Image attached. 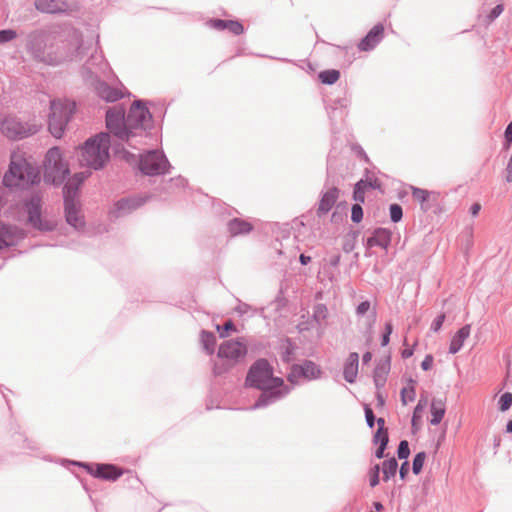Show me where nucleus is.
<instances>
[{"label": "nucleus", "mask_w": 512, "mask_h": 512, "mask_svg": "<svg viewBox=\"0 0 512 512\" xmlns=\"http://www.w3.org/2000/svg\"><path fill=\"white\" fill-rule=\"evenodd\" d=\"M445 318H446V316H445V314H444V313H442V314L438 315V316L433 320V322H432V324H431V329H432L434 332H438V331L441 329V327H442V325H443V323H444V321H445Z\"/></svg>", "instance_id": "c03bdc74"}, {"label": "nucleus", "mask_w": 512, "mask_h": 512, "mask_svg": "<svg viewBox=\"0 0 512 512\" xmlns=\"http://www.w3.org/2000/svg\"><path fill=\"white\" fill-rule=\"evenodd\" d=\"M26 210L28 214L29 223L40 230H51L54 227V222L45 220L41 214V204L38 197H33L27 204Z\"/></svg>", "instance_id": "f8f14e48"}, {"label": "nucleus", "mask_w": 512, "mask_h": 512, "mask_svg": "<svg viewBox=\"0 0 512 512\" xmlns=\"http://www.w3.org/2000/svg\"><path fill=\"white\" fill-rule=\"evenodd\" d=\"M397 467L398 464L395 458L384 461L382 465L383 479L387 481L395 476Z\"/></svg>", "instance_id": "2f4dec72"}, {"label": "nucleus", "mask_w": 512, "mask_h": 512, "mask_svg": "<svg viewBox=\"0 0 512 512\" xmlns=\"http://www.w3.org/2000/svg\"><path fill=\"white\" fill-rule=\"evenodd\" d=\"M358 366H359V355L356 352H352L347 357L344 364V378L347 382L353 383L358 374Z\"/></svg>", "instance_id": "4be33fe9"}, {"label": "nucleus", "mask_w": 512, "mask_h": 512, "mask_svg": "<svg viewBox=\"0 0 512 512\" xmlns=\"http://www.w3.org/2000/svg\"><path fill=\"white\" fill-rule=\"evenodd\" d=\"M388 371V363H382L377 365V367L374 370V382L377 387H382L385 384Z\"/></svg>", "instance_id": "c85d7f7f"}, {"label": "nucleus", "mask_w": 512, "mask_h": 512, "mask_svg": "<svg viewBox=\"0 0 512 512\" xmlns=\"http://www.w3.org/2000/svg\"><path fill=\"white\" fill-rule=\"evenodd\" d=\"M385 330H386L385 333L390 335L392 333V324L391 323H387L385 325Z\"/></svg>", "instance_id": "0e129e2a"}, {"label": "nucleus", "mask_w": 512, "mask_h": 512, "mask_svg": "<svg viewBox=\"0 0 512 512\" xmlns=\"http://www.w3.org/2000/svg\"><path fill=\"white\" fill-rule=\"evenodd\" d=\"M329 317L328 308L323 304H318L313 310V319L321 328V334L327 325V319Z\"/></svg>", "instance_id": "a878e982"}, {"label": "nucleus", "mask_w": 512, "mask_h": 512, "mask_svg": "<svg viewBox=\"0 0 512 512\" xmlns=\"http://www.w3.org/2000/svg\"><path fill=\"white\" fill-rule=\"evenodd\" d=\"M431 420L432 425H438L445 414V404L441 400H433L431 403Z\"/></svg>", "instance_id": "bb28decb"}, {"label": "nucleus", "mask_w": 512, "mask_h": 512, "mask_svg": "<svg viewBox=\"0 0 512 512\" xmlns=\"http://www.w3.org/2000/svg\"><path fill=\"white\" fill-rule=\"evenodd\" d=\"M207 24L213 29L228 30L234 35H241L244 32V26L237 20L210 19Z\"/></svg>", "instance_id": "a211bd4d"}, {"label": "nucleus", "mask_w": 512, "mask_h": 512, "mask_svg": "<svg viewBox=\"0 0 512 512\" xmlns=\"http://www.w3.org/2000/svg\"><path fill=\"white\" fill-rule=\"evenodd\" d=\"M81 45V37L78 32L73 31L69 36L61 41L58 47V53L49 59L50 64H57L66 59L72 58L78 53Z\"/></svg>", "instance_id": "9b49d317"}, {"label": "nucleus", "mask_w": 512, "mask_h": 512, "mask_svg": "<svg viewBox=\"0 0 512 512\" xmlns=\"http://www.w3.org/2000/svg\"><path fill=\"white\" fill-rule=\"evenodd\" d=\"M246 354V344L240 339L224 341L218 349V357L231 366L244 358Z\"/></svg>", "instance_id": "1a4fd4ad"}, {"label": "nucleus", "mask_w": 512, "mask_h": 512, "mask_svg": "<svg viewBox=\"0 0 512 512\" xmlns=\"http://www.w3.org/2000/svg\"><path fill=\"white\" fill-rule=\"evenodd\" d=\"M391 233L387 230H378L375 235L368 239V245L370 247L378 245L386 248L390 242Z\"/></svg>", "instance_id": "cd10ccee"}, {"label": "nucleus", "mask_w": 512, "mask_h": 512, "mask_svg": "<svg viewBox=\"0 0 512 512\" xmlns=\"http://www.w3.org/2000/svg\"><path fill=\"white\" fill-rule=\"evenodd\" d=\"M106 125L111 133L122 140L130 138V132L127 130L124 112L120 108H112L107 111Z\"/></svg>", "instance_id": "9d476101"}, {"label": "nucleus", "mask_w": 512, "mask_h": 512, "mask_svg": "<svg viewBox=\"0 0 512 512\" xmlns=\"http://www.w3.org/2000/svg\"><path fill=\"white\" fill-rule=\"evenodd\" d=\"M431 195H432V193L425 189H420V188H415V187L412 188V196H413L414 200H416L417 202H419L421 204L428 201L430 199Z\"/></svg>", "instance_id": "72a5a7b5"}, {"label": "nucleus", "mask_w": 512, "mask_h": 512, "mask_svg": "<svg viewBox=\"0 0 512 512\" xmlns=\"http://www.w3.org/2000/svg\"><path fill=\"white\" fill-rule=\"evenodd\" d=\"M415 396V382L410 380L408 385L405 386L401 391V401L403 405H406L408 402H412L415 399Z\"/></svg>", "instance_id": "473e14b6"}, {"label": "nucleus", "mask_w": 512, "mask_h": 512, "mask_svg": "<svg viewBox=\"0 0 512 512\" xmlns=\"http://www.w3.org/2000/svg\"><path fill=\"white\" fill-rule=\"evenodd\" d=\"M365 416L367 424L372 428L374 426L375 417L372 409L368 405L365 406Z\"/></svg>", "instance_id": "a18cd8bd"}, {"label": "nucleus", "mask_w": 512, "mask_h": 512, "mask_svg": "<svg viewBox=\"0 0 512 512\" xmlns=\"http://www.w3.org/2000/svg\"><path fill=\"white\" fill-rule=\"evenodd\" d=\"M377 398H378V402L380 405H383L384 404V400L382 398V396L380 394L377 395Z\"/></svg>", "instance_id": "774afa93"}, {"label": "nucleus", "mask_w": 512, "mask_h": 512, "mask_svg": "<svg viewBox=\"0 0 512 512\" xmlns=\"http://www.w3.org/2000/svg\"><path fill=\"white\" fill-rule=\"evenodd\" d=\"M35 7L44 13H64L72 10L67 0H36Z\"/></svg>", "instance_id": "4468645a"}, {"label": "nucleus", "mask_w": 512, "mask_h": 512, "mask_svg": "<svg viewBox=\"0 0 512 512\" xmlns=\"http://www.w3.org/2000/svg\"><path fill=\"white\" fill-rule=\"evenodd\" d=\"M389 337H390V335H389V334H386V333H385V334L383 335V337H382V342H381L382 346H386V345H388V343H389Z\"/></svg>", "instance_id": "680f3d73"}, {"label": "nucleus", "mask_w": 512, "mask_h": 512, "mask_svg": "<svg viewBox=\"0 0 512 512\" xmlns=\"http://www.w3.org/2000/svg\"><path fill=\"white\" fill-rule=\"evenodd\" d=\"M299 260H300L302 265H306V264H308L310 262L311 258L309 256L301 254L300 257H299Z\"/></svg>", "instance_id": "052dcab7"}, {"label": "nucleus", "mask_w": 512, "mask_h": 512, "mask_svg": "<svg viewBox=\"0 0 512 512\" xmlns=\"http://www.w3.org/2000/svg\"><path fill=\"white\" fill-rule=\"evenodd\" d=\"M498 403L500 411L504 412L508 410L512 405V393L506 392L502 394Z\"/></svg>", "instance_id": "f704fd0d"}, {"label": "nucleus", "mask_w": 512, "mask_h": 512, "mask_svg": "<svg viewBox=\"0 0 512 512\" xmlns=\"http://www.w3.org/2000/svg\"><path fill=\"white\" fill-rule=\"evenodd\" d=\"M89 176V173H76L64 187L65 215L69 225L76 229L84 227L85 221L77 200L78 186Z\"/></svg>", "instance_id": "7ed1b4c3"}, {"label": "nucleus", "mask_w": 512, "mask_h": 512, "mask_svg": "<svg viewBox=\"0 0 512 512\" xmlns=\"http://www.w3.org/2000/svg\"><path fill=\"white\" fill-rule=\"evenodd\" d=\"M374 188L376 185H374L372 182H368L365 180H360L356 185L354 189V199L358 202H364V194L365 191L368 188Z\"/></svg>", "instance_id": "c756f323"}, {"label": "nucleus", "mask_w": 512, "mask_h": 512, "mask_svg": "<svg viewBox=\"0 0 512 512\" xmlns=\"http://www.w3.org/2000/svg\"><path fill=\"white\" fill-rule=\"evenodd\" d=\"M385 438V441H386V444L388 443V432L387 431H377L375 436H374V440L376 443H380V445H382V442Z\"/></svg>", "instance_id": "49530a36"}, {"label": "nucleus", "mask_w": 512, "mask_h": 512, "mask_svg": "<svg viewBox=\"0 0 512 512\" xmlns=\"http://www.w3.org/2000/svg\"><path fill=\"white\" fill-rule=\"evenodd\" d=\"M408 471H409V463L406 461L401 465V468H400V476L402 479L405 478Z\"/></svg>", "instance_id": "6e6d98bb"}, {"label": "nucleus", "mask_w": 512, "mask_h": 512, "mask_svg": "<svg viewBox=\"0 0 512 512\" xmlns=\"http://www.w3.org/2000/svg\"><path fill=\"white\" fill-rule=\"evenodd\" d=\"M471 326L469 324L460 328L456 334L452 337L449 352L451 354L457 353L463 346L466 339L470 336Z\"/></svg>", "instance_id": "5701e85b"}, {"label": "nucleus", "mask_w": 512, "mask_h": 512, "mask_svg": "<svg viewBox=\"0 0 512 512\" xmlns=\"http://www.w3.org/2000/svg\"><path fill=\"white\" fill-rule=\"evenodd\" d=\"M109 135L100 133L89 138L79 148L78 160L80 165L91 169H100L109 159Z\"/></svg>", "instance_id": "f03ea898"}, {"label": "nucleus", "mask_w": 512, "mask_h": 512, "mask_svg": "<svg viewBox=\"0 0 512 512\" xmlns=\"http://www.w3.org/2000/svg\"><path fill=\"white\" fill-rule=\"evenodd\" d=\"M372 358V354L370 352H366L364 355H363V362L364 363H367L371 360Z\"/></svg>", "instance_id": "e2e57ef3"}, {"label": "nucleus", "mask_w": 512, "mask_h": 512, "mask_svg": "<svg viewBox=\"0 0 512 512\" xmlns=\"http://www.w3.org/2000/svg\"><path fill=\"white\" fill-rule=\"evenodd\" d=\"M379 471L380 467L378 464H376L371 470H370V486L375 487L379 484Z\"/></svg>", "instance_id": "37998d69"}, {"label": "nucleus", "mask_w": 512, "mask_h": 512, "mask_svg": "<svg viewBox=\"0 0 512 512\" xmlns=\"http://www.w3.org/2000/svg\"><path fill=\"white\" fill-rule=\"evenodd\" d=\"M296 375H303L307 379H314L319 377L320 369L315 363L311 361H306L302 365H297L293 367L292 373L289 376V380L293 381L292 378Z\"/></svg>", "instance_id": "412c9836"}, {"label": "nucleus", "mask_w": 512, "mask_h": 512, "mask_svg": "<svg viewBox=\"0 0 512 512\" xmlns=\"http://www.w3.org/2000/svg\"><path fill=\"white\" fill-rule=\"evenodd\" d=\"M505 139L507 142V146H510L512 143V122H510L505 130Z\"/></svg>", "instance_id": "3c124183"}, {"label": "nucleus", "mask_w": 512, "mask_h": 512, "mask_svg": "<svg viewBox=\"0 0 512 512\" xmlns=\"http://www.w3.org/2000/svg\"><path fill=\"white\" fill-rule=\"evenodd\" d=\"M75 111V103L69 100H52L48 115V130L55 138L63 136L66 126Z\"/></svg>", "instance_id": "423d86ee"}, {"label": "nucleus", "mask_w": 512, "mask_h": 512, "mask_svg": "<svg viewBox=\"0 0 512 512\" xmlns=\"http://www.w3.org/2000/svg\"><path fill=\"white\" fill-rule=\"evenodd\" d=\"M228 229L231 235L236 236L240 234H247L252 231L253 226L251 223L242 219H233L228 223Z\"/></svg>", "instance_id": "393cba45"}, {"label": "nucleus", "mask_w": 512, "mask_h": 512, "mask_svg": "<svg viewBox=\"0 0 512 512\" xmlns=\"http://www.w3.org/2000/svg\"><path fill=\"white\" fill-rule=\"evenodd\" d=\"M16 36H17L16 31H14L12 29L1 30L0 31V43L9 42V41L15 39Z\"/></svg>", "instance_id": "ea45409f"}, {"label": "nucleus", "mask_w": 512, "mask_h": 512, "mask_svg": "<svg viewBox=\"0 0 512 512\" xmlns=\"http://www.w3.org/2000/svg\"><path fill=\"white\" fill-rule=\"evenodd\" d=\"M363 217V210L359 204H355L352 206L351 218L355 223H359Z\"/></svg>", "instance_id": "a19ab883"}, {"label": "nucleus", "mask_w": 512, "mask_h": 512, "mask_svg": "<svg viewBox=\"0 0 512 512\" xmlns=\"http://www.w3.org/2000/svg\"><path fill=\"white\" fill-rule=\"evenodd\" d=\"M90 473L95 477L110 481L118 479L123 474L120 468L112 464H98Z\"/></svg>", "instance_id": "6ab92c4d"}, {"label": "nucleus", "mask_w": 512, "mask_h": 512, "mask_svg": "<svg viewBox=\"0 0 512 512\" xmlns=\"http://www.w3.org/2000/svg\"><path fill=\"white\" fill-rule=\"evenodd\" d=\"M44 179L52 184H61L69 174V165L64 160L61 149L50 148L44 159Z\"/></svg>", "instance_id": "0eeeda50"}, {"label": "nucleus", "mask_w": 512, "mask_h": 512, "mask_svg": "<svg viewBox=\"0 0 512 512\" xmlns=\"http://www.w3.org/2000/svg\"><path fill=\"white\" fill-rule=\"evenodd\" d=\"M96 92L99 97L107 102L117 101L124 96V90L122 88H112L104 82L97 84Z\"/></svg>", "instance_id": "aec40b11"}, {"label": "nucleus", "mask_w": 512, "mask_h": 512, "mask_svg": "<svg viewBox=\"0 0 512 512\" xmlns=\"http://www.w3.org/2000/svg\"><path fill=\"white\" fill-rule=\"evenodd\" d=\"M217 331L219 332V336L221 338H225L229 335V332H236L237 329L232 321H227L222 327L217 326Z\"/></svg>", "instance_id": "4c0bfd02"}, {"label": "nucleus", "mask_w": 512, "mask_h": 512, "mask_svg": "<svg viewBox=\"0 0 512 512\" xmlns=\"http://www.w3.org/2000/svg\"><path fill=\"white\" fill-rule=\"evenodd\" d=\"M318 77L323 84L332 85L339 80L340 72L335 69L325 70L320 72Z\"/></svg>", "instance_id": "7c9ffc66"}, {"label": "nucleus", "mask_w": 512, "mask_h": 512, "mask_svg": "<svg viewBox=\"0 0 512 512\" xmlns=\"http://www.w3.org/2000/svg\"><path fill=\"white\" fill-rule=\"evenodd\" d=\"M386 446H387L386 445V441L384 439L383 442H382V445H380L379 448L376 450L375 455H376L377 458H379V459L383 458L384 450H385Z\"/></svg>", "instance_id": "5fc2aeb1"}, {"label": "nucleus", "mask_w": 512, "mask_h": 512, "mask_svg": "<svg viewBox=\"0 0 512 512\" xmlns=\"http://www.w3.org/2000/svg\"><path fill=\"white\" fill-rule=\"evenodd\" d=\"M410 454L409 444L406 440H403L400 442L398 447V457L400 459H406L408 458Z\"/></svg>", "instance_id": "79ce46f5"}, {"label": "nucleus", "mask_w": 512, "mask_h": 512, "mask_svg": "<svg viewBox=\"0 0 512 512\" xmlns=\"http://www.w3.org/2000/svg\"><path fill=\"white\" fill-rule=\"evenodd\" d=\"M384 27L381 24L375 25L368 34L358 44L361 51H369L373 49L382 39Z\"/></svg>", "instance_id": "dca6fc26"}, {"label": "nucleus", "mask_w": 512, "mask_h": 512, "mask_svg": "<svg viewBox=\"0 0 512 512\" xmlns=\"http://www.w3.org/2000/svg\"><path fill=\"white\" fill-rule=\"evenodd\" d=\"M413 352H414V351H413V349H412V348L404 349V350L402 351V357H403V358H409V357H411V356L413 355Z\"/></svg>", "instance_id": "bf43d9fd"}, {"label": "nucleus", "mask_w": 512, "mask_h": 512, "mask_svg": "<svg viewBox=\"0 0 512 512\" xmlns=\"http://www.w3.org/2000/svg\"><path fill=\"white\" fill-rule=\"evenodd\" d=\"M507 431L512 433V421L507 423Z\"/></svg>", "instance_id": "338daca9"}, {"label": "nucleus", "mask_w": 512, "mask_h": 512, "mask_svg": "<svg viewBox=\"0 0 512 512\" xmlns=\"http://www.w3.org/2000/svg\"><path fill=\"white\" fill-rule=\"evenodd\" d=\"M245 384L266 391L281 387L284 381L282 378L273 375V368L267 360L259 359L249 368Z\"/></svg>", "instance_id": "39448f33"}, {"label": "nucleus", "mask_w": 512, "mask_h": 512, "mask_svg": "<svg viewBox=\"0 0 512 512\" xmlns=\"http://www.w3.org/2000/svg\"><path fill=\"white\" fill-rule=\"evenodd\" d=\"M269 398L265 394H262L257 402L254 404V408H259L268 404Z\"/></svg>", "instance_id": "603ef678"}, {"label": "nucleus", "mask_w": 512, "mask_h": 512, "mask_svg": "<svg viewBox=\"0 0 512 512\" xmlns=\"http://www.w3.org/2000/svg\"><path fill=\"white\" fill-rule=\"evenodd\" d=\"M37 174L27 161L25 153L14 149L10 155L9 168L4 174L3 184L8 188H25L34 183Z\"/></svg>", "instance_id": "f257e3e1"}, {"label": "nucleus", "mask_w": 512, "mask_h": 512, "mask_svg": "<svg viewBox=\"0 0 512 512\" xmlns=\"http://www.w3.org/2000/svg\"><path fill=\"white\" fill-rule=\"evenodd\" d=\"M338 194H339V191L337 188H332V189L328 190L323 195V197L319 203L318 212L325 214L328 211H330L338 199Z\"/></svg>", "instance_id": "b1692460"}, {"label": "nucleus", "mask_w": 512, "mask_h": 512, "mask_svg": "<svg viewBox=\"0 0 512 512\" xmlns=\"http://www.w3.org/2000/svg\"><path fill=\"white\" fill-rule=\"evenodd\" d=\"M374 507L377 511L383 510V505L380 502H374Z\"/></svg>", "instance_id": "69168bd1"}, {"label": "nucleus", "mask_w": 512, "mask_h": 512, "mask_svg": "<svg viewBox=\"0 0 512 512\" xmlns=\"http://www.w3.org/2000/svg\"><path fill=\"white\" fill-rule=\"evenodd\" d=\"M426 459V454L424 452H420L416 454L413 460V472L415 474H419L423 468V464Z\"/></svg>", "instance_id": "c9c22d12"}, {"label": "nucleus", "mask_w": 512, "mask_h": 512, "mask_svg": "<svg viewBox=\"0 0 512 512\" xmlns=\"http://www.w3.org/2000/svg\"><path fill=\"white\" fill-rule=\"evenodd\" d=\"M42 123L36 119L22 121L13 114H0V133L7 139L18 141L37 134Z\"/></svg>", "instance_id": "20e7f679"}, {"label": "nucleus", "mask_w": 512, "mask_h": 512, "mask_svg": "<svg viewBox=\"0 0 512 512\" xmlns=\"http://www.w3.org/2000/svg\"><path fill=\"white\" fill-rule=\"evenodd\" d=\"M502 12H503V6L502 5H497L491 11V14H490L491 19L497 18Z\"/></svg>", "instance_id": "864d4df0"}, {"label": "nucleus", "mask_w": 512, "mask_h": 512, "mask_svg": "<svg viewBox=\"0 0 512 512\" xmlns=\"http://www.w3.org/2000/svg\"><path fill=\"white\" fill-rule=\"evenodd\" d=\"M402 208L399 204H392L390 206V217L393 222H399L402 219Z\"/></svg>", "instance_id": "58836bf2"}, {"label": "nucleus", "mask_w": 512, "mask_h": 512, "mask_svg": "<svg viewBox=\"0 0 512 512\" xmlns=\"http://www.w3.org/2000/svg\"><path fill=\"white\" fill-rule=\"evenodd\" d=\"M202 341L206 350L211 354L214 351L215 337L212 333H203Z\"/></svg>", "instance_id": "e433bc0d"}, {"label": "nucleus", "mask_w": 512, "mask_h": 512, "mask_svg": "<svg viewBox=\"0 0 512 512\" xmlns=\"http://www.w3.org/2000/svg\"><path fill=\"white\" fill-rule=\"evenodd\" d=\"M377 424H378V430L377 431H387L385 429V420L383 418H378L377 420Z\"/></svg>", "instance_id": "13d9d810"}, {"label": "nucleus", "mask_w": 512, "mask_h": 512, "mask_svg": "<svg viewBox=\"0 0 512 512\" xmlns=\"http://www.w3.org/2000/svg\"><path fill=\"white\" fill-rule=\"evenodd\" d=\"M21 237L20 230L0 221V249L14 245Z\"/></svg>", "instance_id": "f3484780"}, {"label": "nucleus", "mask_w": 512, "mask_h": 512, "mask_svg": "<svg viewBox=\"0 0 512 512\" xmlns=\"http://www.w3.org/2000/svg\"><path fill=\"white\" fill-rule=\"evenodd\" d=\"M481 209V205L479 203H474L470 208V213L472 216H477Z\"/></svg>", "instance_id": "4d7b16f0"}, {"label": "nucleus", "mask_w": 512, "mask_h": 512, "mask_svg": "<svg viewBox=\"0 0 512 512\" xmlns=\"http://www.w3.org/2000/svg\"><path fill=\"white\" fill-rule=\"evenodd\" d=\"M167 168L165 157L158 152H149L142 157L140 161V169L147 175H157L164 173Z\"/></svg>", "instance_id": "ddd939ff"}, {"label": "nucleus", "mask_w": 512, "mask_h": 512, "mask_svg": "<svg viewBox=\"0 0 512 512\" xmlns=\"http://www.w3.org/2000/svg\"><path fill=\"white\" fill-rule=\"evenodd\" d=\"M152 116L149 110L141 101H135L128 112L126 118L127 130L130 136L135 135L133 130H145L151 124Z\"/></svg>", "instance_id": "6e6552de"}, {"label": "nucleus", "mask_w": 512, "mask_h": 512, "mask_svg": "<svg viewBox=\"0 0 512 512\" xmlns=\"http://www.w3.org/2000/svg\"><path fill=\"white\" fill-rule=\"evenodd\" d=\"M143 203L144 200L139 197L121 199L114 205V208L111 210V215L115 218L121 217L140 207Z\"/></svg>", "instance_id": "2eb2a0df"}, {"label": "nucleus", "mask_w": 512, "mask_h": 512, "mask_svg": "<svg viewBox=\"0 0 512 512\" xmlns=\"http://www.w3.org/2000/svg\"><path fill=\"white\" fill-rule=\"evenodd\" d=\"M370 309V302L369 301H363L357 306L356 312L358 315H363L366 312H368Z\"/></svg>", "instance_id": "de8ad7c7"}, {"label": "nucleus", "mask_w": 512, "mask_h": 512, "mask_svg": "<svg viewBox=\"0 0 512 512\" xmlns=\"http://www.w3.org/2000/svg\"><path fill=\"white\" fill-rule=\"evenodd\" d=\"M433 365V356L427 355L421 363V368L425 371L431 369Z\"/></svg>", "instance_id": "09e8293b"}, {"label": "nucleus", "mask_w": 512, "mask_h": 512, "mask_svg": "<svg viewBox=\"0 0 512 512\" xmlns=\"http://www.w3.org/2000/svg\"><path fill=\"white\" fill-rule=\"evenodd\" d=\"M426 400L423 401V400H419L417 406L415 407L414 409V414H413V421L420 416L422 410L424 409V407L426 406Z\"/></svg>", "instance_id": "8fccbe9b"}]
</instances>
